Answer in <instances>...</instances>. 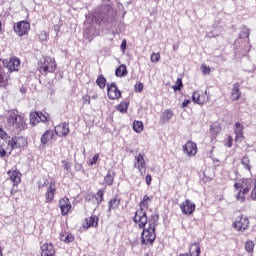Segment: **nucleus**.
Wrapping results in <instances>:
<instances>
[{
    "mask_svg": "<svg viewBox=\"0 0 256 256\" xmlns=\"http://www.w3.org/2000/svg\"><path fill=\"white\" fill-rule=\"evenodd\" d=\"M157 221H159V216L152 215L151 219L147 221L148 227L145 228V226L142 228V234H141V245L145 247H151L153 243H155V240L157 239V234L155 233V227H157Z\"/></svg>",
    "mask_w": 256,
    "mask_h": 256,
    "instance_id": "f257e3e1",
    "label": "nucleus"
},
{
    "mask_svg": "<svg viewBox=\"0 0 256 256\" xmlns=\"http://www.w3.org/2000/svg\"><path fill=\"white\" fill-rule=\"evenodd\" d=\"M6 125L11 131H25L27 129V118L17 110L9 112Z\"/></svg>",
    "mask_w": 256,
    "mask_h": 256,
    "instance_id": "f03ea898",
    "label": "nucleus"
},
{
    "mask_svg": "<svg viewBox=\"0 0 256 256\" xmlns=\"http://www.w3.org/2000/svg\"><path fill=\"white\" fill-rule=\"evenodd\" d=\"M153 201V196L144 195L142 200L139 203V209L135 212L133 217L134 223H136L140 229H143L147 225V212L145 209H149V203Z\"/></svg>",
    "mask_w": 256,
    "mask_h": 256,
    "instance_id": "7ed1b4c3",
    "label": "nucleus"
},
{
    "mask_svg": "<svg viewBox=\"0 0 256 256\" xmlns=\"http://www.w3.org/2000/svg\"><path fill=\"white\" fill-rule=\"evenodd\" d=\"M28 142L27 139L24 136H18L12 138L8 142H4L0 145V157H5L8 153V155H11L13 153V149H23L27 147Z\"/></svg>",
    "mask_w": 256,
    "mask_h": 256,
    "instance_id": "20e7f679",
    "label": "nucleus"
},
{
    "mask_svg": "<svg viewBox=\"0 0 256 256\" xmlns=\"http://www.w3.org/2000/svg\"><path fill=\"white\" fill-rule=\"evenodd\" d=\"M252 187L253 181L250 178H242L235 182L234 189L237 191L236 200L244 203L246 201V195H248Z\"/></svg>",
    "mask_w": 256,
    "mask_h": 256,
    "instance_id": "39448f33",
    "label": "nucleus"
},
{
    "mask_svg": "<svg viewBox=\"0 0 256 256\" xmlns=\"http://www.w3.org/2000/svg\"><path fill=\"white\" fill-rule=\"evenodd\" d=\"M45 187H47L45 192V203L49 205L53 203V200L55 199V195L57 193V182L52 180L49 183L48 179H44L43 182H38V189H45Z\"/></svg>",
    "mask_w": 256,
    "mask_h": 256,
    "instance_id": "423d86ee",
    "label": "nucleus"
},
{
    "mask_svg": "<svg viewBox=\"0 0 256 256\" xmlns=\"http://www.w3.org/2000/svg\"><path fill=\"white\" fill-rule=\"evenodd\" d=\"M55 69H57V62H55V58L51 56H45L39 62V73L42 75H47V73H55Z\"/></svg>",
    "mask_w": 256,
    "mask_h": 256,
    "instance_id": "0eeeda50",
    "label": "nucleus"
},
{
    "mask_svg": "<svg viewBox=\"0 0 256 256\" xmlns=\"http://www.w3.org/2000/svg\"><path fill=\"white\" fill-rule=\"evenodd\" d=\"M250 227V221L246 215H239L233 222V228L237 232L244 233Z\"/></svg>",
    "mask_w": 256,
    "mask_h": 256,
    "instance_id": "6e6552de",
    "label": "nucleus"
},
{
    "mask_svg": "<svg viewBox=\"0 0 256 256\" xmlns=\"http://www.w3.org/2000/svg\"><path fill=\"white\" fill-rule=\"evenodd\" d=\"M14 31L18 37L28 35L29 31H31V24L27 20L19 21L14 25Z\"/></svg>",
    "mask_w": 256,
    "mask_h": 256,
    "instance_id": "1a4fd4ad",
    "label": "nucleus"
},
{
    "mask_svg": "<svg viewBox=\"0 0 256 256\" xmlns=\"http://www.w3.org/2000/svg\"><path fill=\"white\" fill-rule=\"evenodd\" d=\"M107 95H108V99H110L111 101H117L121 99L122 97L121 90H119L115 82L107 84Z\"/></svg>",
    "mask_w": 256,
    "mask_h": 256,
    "instance_id": "9d476101",
    "label": "nucleus"
},
{
    "mask_svg": "<svg viewBox=\"0 0 256 256\" xmlns=\"http://www.w3.org/2000/svg\"><path fill=\"white\" fill-rule=\"evenodd\" d=\"M8 175L10 177V180L12 181V190H11V195H15V193H17V189H15V187L17 188L19 186V183H21V172H19L18 170H9Z\"/></svg>",
    "mask_w": 256,
    "mask_h": 256,
    "instance_id": "9b49d317",
    "label": "nucleus"
},
{
    "mask_svg": "<svg viewBox=\"0 0 256 256\" xmlns=\"http://www.w3.org/2000/svg\"><path fill=\"white\" fill-rule=\"evenodd\" d=\"M3 63L5 67H7L8 73H13V71H19V69H21V60L15 56L9 58V60H4Z\"/></svg>",
    "mask_w": 256,
    "mask_h": 256,
    "instance_id": "f8f14e48",
    "label": "nucleus"
},
{
    "mask_svg": "<svg viewBox=\"0 0 256 256\" xmlns=\"http://www.w3.org/2000/svg\"><path fill=\"white\" fill-rule=\"evenodd\" d=\"M58 207L61 210V215L63 217H67V215L71 213V207H72L71 200H69L67 196H64L59 200Z\"/></svg>",
    "mask_w": 256,
    "mask_h": 256,
    "instance_id": "ddd939ff",
    "label": "nucleus"
},
{
    "mask_svg": "<svg viewBox=\"0 0 256 256\" xmlns=\"http://www.w3.org/2000/svg\"><path fill=\"white\" fill-rule=\"evenodd\" d=\"M134 159V167L138 169L140 175H145L147 171V164L145 162V157L143 156V154H138L137 156H135Z\"/></svg>",
    "mask_w": 256,
    "mask_h": 256,
    "instance_id": "4468645a",
    "label": "nucleus"
},
{
    "mask_svg": "<svg viewBox=\"0 0 256 256\" xmlns=\"http://www.w3.org/2000/svg\"><path fill=\"white\" fill-rule=\"evenodd\" d=\"M9 81H11V74L0 67V89H7Z\"/></svg>",
    "mask_w": 256,
    "mask_h": 256,
    "instance_id": "2eb2a0df",
    "label": "nucleus"
},
{
    "mask_svg": "<svg viewBox=\"0 0 256 256\" xmlns=\"http://www.w3.org/2000/svg\"><path fill=\"white\" fill-rule=\"evenodd\" d=\"M41 256H55V246L53 243L46 242L40 246Z\"/></svg>",
    "mask_w": 256,
    "mask_h": 256,
    "instance_id": "dca6fc26",
    "label": "nucleus"
},
{
    "mask_svg": "<svg viewBox=\"0 0 256 256\" xmlns=\"http://www.w3.org/2000/svg\"><path fill=\"white\" fill-rule=\"evenodd\" d=\"M54 132L58 137H67L69 135V124L60 123L54 128Z\"/></svg>",
    "mask_w": 256,
    "mask_h": 256,
    "instance_id": "f3484780",
    "label": "nucleus"
},
{
    "mask_svg": "<svg viewBox=\"0 0 256 256\" xmlns=\"http://www.w3.org/2000/svg\"><path fill=\"white\" fill-rule=\"evenodd\" d=\"M221 131H222L221 123L217 121L213 122L209 128V135L211 139L212 140L217 139Z\"/></svg>",
    "mask_w": 256,
    "mask_h": 256,
    "instance_id": "a211bd4d",
    "label": "nucleus"
},
{
    "mask_svg": "<svg viewBox=\"0 0 256 256\" xmlns=\"http://www.w3.org/2000/svg\"><path fill=\"white\" fill-rule=\"evenodd\" d=\"M99 226V217L96 215H92L88 218L84 219L82 227L84 229H90V227H98Z\"/></svg>",
    "mask_w": 256,
    "mask_h": 256,
    "instance_id": "6ab92c4d",
    "label": "nucleus"
},
{
    "mask_svg": "<svg viewBox=\"0 0 256 256\" xmlns=\"http://www.w3.org/2000/svg\"><path fill=\"white\" fill-rule=\"evenodd\" d=\"M193 102L198 105H203L207 103V92L195 91L193 94Z\"/></svg>",
    "mask_w": 256,
    "mask_h": 256,
    "instance_id": "aec40b11",
    "label": "nucleus"
},
{
    "mask_svg": "<svg viewBox=\"0 0 256 256\" xmlns=\"http://www.w3.org/2000/svg\"><path fill=\"white\" fill-rule=\"evenodd\" d=\"M121 205V198L119 196L115 195L110 201L108 202V211L111 213V211H117Z\"/></svg>",
    "mask_w": 256,
    "mask_h": 256,
    "instance_id": "412c9836",
    "label": "nucleus"
},
{
    "mask_svg": "<svg viewBox=\"0 0 256 256\" xmlns=\"http://www.w3.org/2000/svg\"><path fill=\"white\" fill-rule=\"evenodd\" d=\"M231 98L232 101L241 100V85H239V83L233 84V88L231 90Z\"/></svg>",
    "mask_w": 256,
    "mask_h": 256,
    "instance_id": "4be33fe9",
    "label": "nucleus"
},
{
    "mask_svg": "<svg viewBox=\"0 0 256 256\" xmlns=\"http://www.w3.org/2000/svg\"><path fill=\"white\" fill-rule=\"evenodd\" d=\"M180 209L184 215H191L193 213V204L191 201L186 200L180 204Z\"/></svg>",
    "mask_w": 256,
    "mask_h": 256,
    "instance_id": "5701e85b",
    "label": "nucleus"
},
{
    "mask_svg": "<svg viewBox=\"0 0 256 256\" xmlns=\"http://www.w3.org/2000/svg\"><path fill=\"white\" fill-rule=\"evenodd\" d=\"M53 137H55V132H53V130H46L40 138L41 144L47 145V143H49Z\"/></svg>",
    "mask_w": 256,
    "mask_h": 256,
    "instance_id": "b1692460",
    "label": "nucleus"
},
{
    "mask_svg": "<svg viewBox=\"0 0 256 256\" xmlns=\"http://www.w3.org/2000/svg\"><path fill=\"white\" fill-rule=\"evenodd\" d=\"M88 197H89V199H91V197H94L96 199L97 205H101V203H103V201H104L105 190L100 189L97 191L96 195L90 194Z\"/></svg>",
    "mask_w": 256,
    "mask_h": 256,
    "instance_id": "393cba45",
    "label": "nucleus"
},
{
    "mask_svg": "<svg viewBox=\"0 0 256 256\" xmlns=\"http://www.w3.org/2000/svg\"><path fill=\"white\" fill-rule=\"evenodd\" d=\"M128 71H127V65L125 64H121L119 67L116 68L115 70V75L116 77H126V75H128Z\"/></svg>",
    "mask_w": 256,
    "mask_h": 256,
    "instance_id": "a878e982",
    "label": "nucleus"
},
{
    "mask_svg": "<svg viewBox=\"0 0 256 256\" xmlns=\"http://www.w3.org/2000/svg\"><path fill=\"white\" fill-rule=\"evenodd\" d=\"M128 109H129V101L127 100L121 101L116 106V111H119V113H127Z\"/></svg>",
    "mask_w": 256,
    "mask_h": 256,
    "instance_id": "bb28decb",
    "label": "nucleus"
},
{
    "mask_svg": "<svg viewBox=\"0 0 256 256\" xmlns=\"http://www.w3.org/2000/svg\"><path fill=\"white\" fill-rule=\"evenodd\" d=\"M172 117H173V110L166 109L162 113V115L160 117V121H162V123H167Z\"/></svg>",
    "mask_w": 256,
    "mask_h": 256,
    "instance_id": "cd10ccee",
    "label": "nucleus"
},
{
    "mask_svg": "<svg viewBox=\"0 0 256 256\" xmlns=\"http://www.w3.org/2000/svg\"><path fill=\"white\" fill-rule=\"evenodd\" d=\"M29 119H30V125H32V127H35V125L40 123L39 112H37V111L31 112Z\"/></svg>",
    "mask_w": 256,
    "mask_h": 256,
    "instance_id": "c85d7f7f",
    "label": "nucleus"
},
{
    "mask_svg": "<svg viewBox=\"0 0 256 256\" xmlns=\"http://www.w3.org/2000/svg\"><path fill=\"white\" fill-rule=\"evenodd\" d=\"M96 85H98V87H100L101 89H105V87H107V79L105 78V76H103V74H100L97 77Z\"/></svg>",
    "mask_w": 256,
    "mask_h": 256,
    "instance_id": "c756f323",
    "label": "nucleus"
},
{
    "mask_svg": "<svg viewBox=\"0 0 256 256\" xmlns=\"http://www.w3.org/2000/svg\"><path fill=\"white\" fill-rule=\"evenodd\" d=\"M183 151L186 153V155L191 156V153H193V142L188 141L184 146H183Z\"/></svg>",
    "mask_w": 256,
    "mask_h": 256,
    "instance_id": "7c9ffc66",
    "label": "nucleus"
},
{
    "mask_svg": "<svg viewBox=\"0 0 256 256\" xmlns=\"http://www.w3.org/2000/svg\"><path fill=\"white\" fill-rule=\"evenodd\" d=\"M115 182V177L111 175V172L109 171L107 175L104 177V183L108 186L111 187L113 183Z\"/></svg>",
    "mask_w": 256,
    "mask_h": 256,
    "instance_id": "2f4dec72",
    "label": "nucleus"
},
{
    "mask_svg": "<svg viewBox=\"0 0 256 256\" xmlns=\"http://www.w3.org/2000/svg\"><path fill=\"white\" fill-rule=\"evenodd\" d=\"M133 130L136 133H141L143 131V122L135 120L133 122Z\"/></svg>",
    "mask_w": 256,
    "mask_h": 256,
    "instance_id": "473e14b6",
    "label": "nucleus"
},
{
    "mask_svg": "<svg viewBox=\"0 0 256 256\" xmlns=\"http://www.w3.org/2000/svg\"><path fill=\"white\" fill-rule=\"evenodd\" d=\"M249 35H250V30L246 26H242L239 38L248 39Z\"/></svg>",
    "mask_w": 256,
    "mask_h": 256,
    "instance_id": "72a5a7b5",
    "label": "nucleus"
},
{
    "mask_svg": "<svg viewBox=\"0 0 256 256\" xmlns=\"http://www.w3.org/2000/svg\"><path fill=\"white\" fill-rule=\"evenodd\" d=\"M254 246L255 244L252 240H247L245 243V251L249 254H253Z\"/></svg>",
    "mask_w": 256,
    "mask_h": 256,
    "instance_id": "f704fd0d",
    "label": "nucleus"
},
{
    "mask_svg": "<svg viewBox=\"0 0 256 256\" xmlns=\"http://www.w3.org/2000/svg\"><path fill=\"white\" fill-rule=\"evenodd\" d=\"M173 91H181L183 89V79L178 78L176 84L172 86Z\"/></svg>",
    "mask_w": 256,
    "mask_h": 256,
    "instance_id": "c9c22d12",
    "label": "nucleus"
},
{
    "mask_svg": "<svg viewBox=\"0 0 256 256\" xmlns=\"http://www.w3.org/2000/svg\"><path fill=\"white\" fill-rule=\"evenodd\" d=\"M241 163L248 172H251L250 161L246 155L242 158Z\"/></svg>",
    "mask_w": 256,
    "mask_h": 256,
    "instance_id": "e433bc0d",
    "label": "nucleus"
},
{
    "mask_svg": "<svg viewBox=\"0 0 256 256\" xmlns=\"http://www.w3.org/2000/svg\"><path fill=\"white\" fill-rule=\"evenodd\" d=\"M234 134H235L236 143H241L245 139L244 132L237 131V132H234Z\"/></svg>",
    "mask_w": 256,
    "mask_h": 256,
    "instance_id": "4c0bfd02",
    "label": "nucleus"
},
{
    "mask_svg": "<svg viewBox=\"0 0 256 256\" xmlns=\"http://www.w3.org/2000/svg\"><path fill=\"white\" fill-rule=\"evenodd\" d=\"M160 59H161V54H159V53H152L151 54L150 61L152 63H159Z\"/></svg>",
    "mask_w": 256,
    "mask_h": 256,
    "instance_id": "58836bf2",
    "label": "nucleus"
},
{
    "mask_svg": "<svg viewBox=\"0 0 256 256\" xmlns=\"http://www.w3.org/2000/svg\"><path fill=\"white\" fill-rule=\"evenodd\" d=\"M203 75H210L211 74V67L207 66V64H202L200 67Z\"/></svg>",
    "mask_w": 256,
    "mask_h": 256,
    "instance_id": "ea45409f",
    "label": "nucleus"
},
{
    "mask_svg": "<svg viewBox=\"0 0 256 256\" xmlns=\"http://www.w3.org/2000/svg\"><path fill=\"white\" fill-rule=\"evenodd\" d=\"M243 131H244L243 124H241V122H236L234 127V133H237V132L243 133Z\"/></svg>",
    "mask_w": 256,
    "mask_h": 256,
    "instance_id": "a19ab883",
    "label": "nucleus"
},
{
    "mask_svg": "<svg viewBox=\"0 0 256 256\" xmlns=\"http://www.w3.org/2000/svg\"><path fill=\"white\" fill-rule=\"evenodd\" d=\"M75 241V236L71 233L66 234V237L64 238V243H73Z\"/></svg>",
    "mask_w": 256,
    "mask_h": 256,
    "instance_id": "79ce46f5",
    "label": "nucleus"
},
{
    "mask_svg": "<svg viewBox=\"0 0 256 256\" xmlns=\"http://www.w3.org/2000/svg\"><path fill=\"white\" fill-rule=\"evenodd\" d=\"M99 161V154H95L91 160H89L88 165H97V162Z\"/></svg>",
    "mask_w": 256,
    "mask_h": 256,
    "instance_id": "37998d69",
    "label": "nucleus"
},
{
    "mask_svg": "<svg viewBox=\"0 0 256 256\" xmlns=\"http://www.w3.org/2000/svg\"><path fill=\"white\" fill-rule=\"evenodd\" d=\"M38 119L40 123H47V116L43 112H38Z\"/></svg>",
    "mask_w": 256,
    "mask_h": 256,
    "instance_id": "c03bdc74",
    "label": "nucleus"
},
{
    "mask_svg": "<svg viewBox=\"0 0 256 256\" xmlns=\"http://www.w3.org/2000/svg\"><path fill=\"white\" fill-rule=\"evenodd\" d=\"M225 146L227 148H231L233 147V136L229 135L226 142H225Z\"/></svg>",
    "mask_w": 256,
    "mask_h": 256,
    "instance_id": "a18cd8bd",
    "label": "nucleus"
},
{
    "mask_svg": "<svg viewBox=\"0 0 256 256\" xmlns=\"http://www.w3.org/2000/svg\"><path fill=\"white\" fill-rule=\"evenodd\" d=\"M39 39L41 41H47V32L46 31H41L38 35Z\"/></svg>",
    "mask_w": 256,
    "mask_h": 256,
    "instance_id": "49530a36",
    "label": "nucleus"
},
{
    "mask_svg": "<svg viewBox=\"0 0 256 256\" xmlns=\"http://www.w3.org/2000/svg\"><path fill=\"white\" fill-rule=\"evenodd\" d=\"M83 103H84V105H91V96H89V95H85V96H83Z\"/></svg>",
    "mask_w": 256,
    "mask_h": 256,
    "instance_id": "de8ad7c7",
    "label": "nucleus"
},
{
    "mask_svg": "<svg viewBox=\"0 0 256 256\" xmlns=\"http://www.w3.org/2000/svg\"><path fill=\"white\" fill-rule=\"evenodd\" d=\"M135 91H137L138 93H142L143 92V83L139 82L135 85Z\"/></svg>",
    "mask_w": 256,
    "mask_h": 256,
    "instance_id": "09e8293b",
    "label": "nucleus"
},
{
    "mask_svg": "<svg viewBox=\"0 0 256 256\" xmlns=\"http://www.w3.org/2000/svg\"><path fill=\"white\" fill-rule=\"evenodd\" d=\"M120 49L123 52H125V49H127V40L126 39L122 40V43L120 45Z\"/></svg>",
    "mask_w": 256,
    "mask_h": 256,
    "instance_id": "8fccbe9b",
    "label": "nucleus"
},
{
    "mask_svg": "<svg viewBox=\"0 0 256 256\" xmlns=\"http://www.w3.org/2000/svg\"><path fill=\"white\" fill-rule=\"evenodd\" d=\"M145 181H146V185H151V182L153 181V178L151 177L150 174H147L146 177H145Z\"/></svg>",
    "mask_w": 256,
    "mask_h": 256,
    "instance_id": "3c124183",
    "label": "nucleus"
},
{
    "mask_svg": "<svg viewBox=\"0 0 256 256\" xmlns=\"http://www.w3.org/2000/svg\"><path fill=\"white\" fill-rule=\"evenodd\" d=\"M194 246H195V252H196V256H199L201 255V246H199V244L197 243H194Z\"/></svg>",
    "mask_w": 256,
    "mask_h": 256,
    "instance_id": "603ef678",
    "label": "nucleus"
},
{
    "mask_svg": "<svg viewBox=\"0 0 256 256\" xmlns=\"http://www.w3.org/2000/svg\"><path fill=\"white\" fill-rule=\"evenodd\" d=\"M0 139H7V132L0 127Z\"/></svg>",
    "mask_w": 256,
    "mask_h": 256,
    "instance_id": "864d4df0",
    "label": "nucleus"
},
{
    "mask_svg": "<svg viewBox=\"0 0 256 256\" xmlns=\"http://www.w3.org/2000/svg\"><path fill=\"white\" fill-rule=\"evenodd\" d=\"M251 197L253 200H256V180H255V183H254V188L251 192Z\"/></svg>",
    "mask_w": 256,
    "mask_h": 256,
    "instance_id": "5fc2aeb1",
    "label": "nucleus"
},
{
    "mask_svg": "<svg viewBox=\"0 0 256 256\" xmlns=\"http://www.w3.org/2000/svg\"><path fill=\"white\" fill-rule=\"evenodd\" d=\"M63 165H64V169H66V171H69V169H71V164L67 161H63Z\"/></svg>",
    "mask_w": 256,
    "mask_h": 256,
    "instance_id": "6e6d98bb",
    "label": "nucleus"
},
{
    "mask_svg": "<svg viewBox=\"0 0 256 256\" xmlns=\"http://www.w3.org/2000/svg\"><path fill=\"white\" fill-rule=\"evenodd\" d=\"M67 234H68V232H61L60 233V241H63V242H65V237H67Z\"/></svg>",
    "mask_w": 256,
    "mask_h": 256,
    "instance_id": "4d7b16f0",
    "label": "nucleus"
},
{
    "mask_svg": "<svg viewBox=\"0 0 256 256\" xmlns=\"http://www.w3.org/2000/svg\"><path fill=\"white\" fill-rule=\"evenodd\" d=\"M189 103H191V100H184V101L182 102V104H181L182 109L185 108V107H187V105H189Z\"/></svg>",
    "mask_w": 256,
    "mask_h": 256,
    "instance_id": "13d9d810",
    "label": "nucleus"
},
{
    "mask_svg": "<svg viewBox=\"0 0 256 256\" xmlns=\"http://www.w3.org/2000/svg\"><path fill=\"white\" fill-rule=\"evenodd\" d=\"M98 25H103V23H106L103 19L101 21L98 20Z\"/></svg>",
    "mask_w": 256,
    "mask_h": 256,
    "instance_id": "bf43d9fd",
    "label": "nucleus"
},
{
    "mask_svg": "<svg viewBox=\"0 0 256 256\" xmlns=\"http://www.w3.org/2000/svg\"><path fill=\"white\" fill-rule=\"evenodd\" d=\"M0 256H3V249L0 247Z\"/></svg>",
    "mask_w": 256,
    "mask_h": 256,
    "instance_id": "052dcab7",
    "label": "nucleus"
},
{
    "mask_svg": "<svg viewBox=\"0 0 256 256\" xmlns=\"http://www.w3.org/2000/svg\"><path fill=\"white\" fill-rule=\"evenodd\" d=\"M193 211H195V204H193Z\"/></svg>",
    "mask_w": 256,
    "mask_h": 256,
    "instance_id": "680f3d73",
    "label": "nucleus"
},
{
    "mask_svg": "<svg viewBox=\"0 0 256 256\" xmlns=\"http://www.w3.org/2000/svg\"><path fill=\"white\" fill-rule=\"evenodd\" d=\"M144 256H149V253L144 254Z\"/></svg>",
    "mask_w": 256,
    "mask_h": 256,
    "instance_id": "e2e57ef3",
    "label": "nucleus"
},
{
    "mask_svg": "<svg viewBox=\"0 0 256 256\" xmlns=\"http://www.w3.org/2000/svg\"><path fill=\"white\" fill-rule=\"evenodd\" d=\"M1 27H2V25H1V22H0V31H1Z\"/></svg>",
    "mask_w": 256,
    "mask_h": 256,
    "instance_id": "0e129e2a",
    "label": "nucleus"
}]
</instances>
